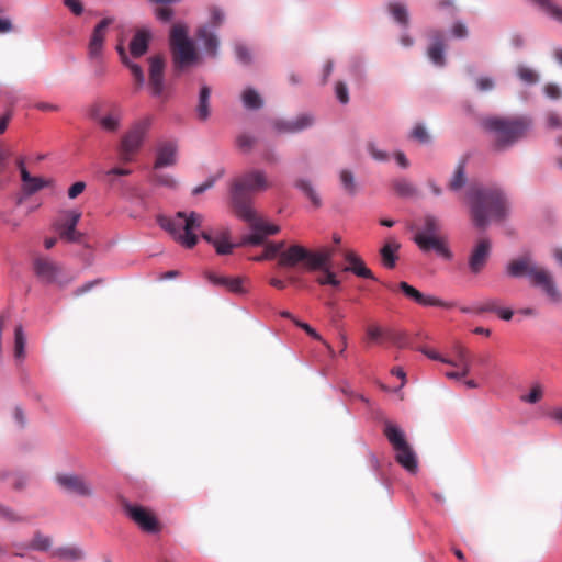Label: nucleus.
<instances>
[{"mask_svg":"<svg viewBox=\"0 0 562 562\" xmlns=\"http://www.w3.org/2000/svg\"><path fill=\"white\" fill-rule=\"evenodd\" d=\"M467 199L472 222L480 229H485L491 221H502L507 215V198L499 188L471 187L467 191Z\"/></svg>","mask_w":562,"mask_h":562,"instance_id":"nucleus-1","label":"nucleus"},{"mask_svg":"<svg viewBox=\"0 0 562 562\" xmlns=\"http://www.w3.org/2000/svg\"><path fill=\"white\" fill-rule=\"evenodd\" d=\"M265 171L251 169L237 177L231 187L232 205L236 215L243 220L254 217L250 194L266 191L270 188Z\"/></svg>","mask_w":562,"mask_h":562,"instance_id":"nucleus-2","label":"nucleus"},{"mask_svg":"<svg viewBox=\"0 0 562 562\" xmlns=\"http://www.w3.org/2000/svg\"><path fill=\"white\" fill-rule=\"evenodd\" d=\"M530 122L525 117L491 116L482 121L485 131L493 135V148L503 151L525 136Z\"/></svg>","mask_w":562,"mask_h":562,"instance_id":"nucleus-3","label":"nucleus"},{"mask_svg":"<svg viewBox=\"0 0 562 562\" xmlns=\"http://www.w3.org/2000/svg\"><path fill=\"white\" fill-rule=\"evenodd\" d=\"M337 249L334 246H325L315 251L301 245H291L280 254V268H295L301 266L307 271H316L317 268L333 267V257Z\"/></svg>","mask_w":562,"mask_h":562,"instance_id":"nucleus-4","label":"nucleus"},{"mask_svg":"<svg viewBox=\"0 0 562 562\" xmlns=\"http://www.w3.org/2000/svg\"><path fill=\"white\" fill-rule=\"evenodd\" d=\"M157 222L178 244L191 249L198 244V235L194 232L202 226L203 215L179 211L173 216L159 215Z\"/></svg>","mask_w":562,"mask_h":562,"instance_id":"nucleus-5","label":"nucleus"},{"mask_svg":"<svg viewBox=\"0 0 562 562\" xmlns=\"http://www.w3.org/2000/svg\"><path fill=\"white\" fill-rule=\"evenodd\" d=\"M170 49L176 72H180L198 59L195 47L188 37V27L182 23H177L171 27Z\"/></svg>","mask_w":562,"mask_h":562,"instance_id":"nucleus-6","label":"nucleus"},{"mask_svg":"<svg viewBox=\"0 0 562 562\" xmlns=\"http://www.w3.org/2000/svg\"><path fill=\"white\" fill-rule=\"evenodd\" d=\"M384 436L395 451V460L408 472L415 473L418 468L416 453L408 445L404 431L392 423H386Z\"/></svg>","mask_w":562,"mask_h":562,"instance_id":"nucleus-7","label":"nucleus"},{"mask_svg":"<svg viewBox=\"0 0 562 562\" xmlns=\"http://www.w3.org/2000/svg\"><path fill=\"white\" fill-rule=\"evenodd\" d=\"M153 124L151 116H145L136 121L128 132L122 137L119 156L122 162L133 160L135 154L139 150L143 140Z\"/></svg>","mask_w":562,"mask_h":562,"instance_id":"nucleus-8","label":"nucleus"},{"mask_svg":"<svg viewBox=\"0 0 562 562\" xmlns=\"http://www.w3.org/2000/svg\"><path fill=\"white\" fill-rule=\"evenodd\" d=\"M122 508L125 514L144 531L147 533H158L161 530V525L155 514L140 505H133L126 499L121 502Z\"/></svg>","mask_w":562,"mask_h":562,"instance_id":"nucleus-9","label":"nucleus"},{"mask_svg":"<svg viewBox=\"0 0 562 562\" xmlns=\"http://www.w3.org/2000/svg\"><path fill=\"white\" fill-rule=\"evenodd\" d=\"M81 217V213L77 211H65L54 223V228L59 237L67 243H79L81 234L76 231V226Z\"/></svg>","mask_w":562,"mask_h":562,"instance_id":"nucleus-10","label":"nucleus"},{"mask_svg":"<svg viewBox=\"0 0 562 562\" xmlns=\"http://www.w3.org/2000/svg\"><path fill=\"white\" fill-rule=\"evenodd\" d=\"M57 484L68 493L81 496L92 497L93 487L83 476L75 473H58L55 477Z\"/></svg>","mask_w":562,"mask_h":562,"instance_id":"nucleus-11","label":"nucleus"},{"mask_svg":"<svg viewBox=\"0 0 562 562\" xmlns=\"http://www.w3.org/2000/svg\"><path fill=\"white\" fill-rule=\"evenodd\" d=\"M314 122L312 114L303 113L292 120L276 119L271 121V126L278 134H295L310 128Z\"/></svg>","mask_w":562,"mask_h":562,"instance_id":"nucleus-12","label":"nucleus"},{"mask_svg":"<svg viewBox=\"0 0 562 562\" xmlns=\"http://www.w3.org/2000/svg\"><path fill=\"white\" fill-rule=\"evenodd\" d=\"M112 23V18H104L94 26L88 44L90 59L99 60L102 58L106 30Z\"/></svg>","mask_w":562,"mask_h":562,"instance_id":"nucleus-13","label":"nucleus"},{"mask_svg":"<svg viewBox=\"0 0 562 562\" xmlns=\"http://www.w3.org/2000/svg\"><path fill=\"white\" fill-rule=\"evenodd\" d=\"M530 283L533 286L540 288L550 301H561V294L555 285L553 276L547 269L538 266L530 279Z\"/></svg>","mask_w":562,"mask_h":562,"instance_id":"nucleus-14","label":"nucleus"},{"mask_svg":"<svg viewBox=\"0 0 562 562\" xmlns=\"http://www.w3.org/2000/svg\"><path fill=\"white\" fill-rule=\"evenodd\" d=\"M414 241L424 252L435 250L439 256H441L445 259L449 260L452 258V254L449 250L446 240L441 235L416 234L414 237Z\"/></svg>","mask_w":562,"mask_h":562,"instance_id":"nucleus-15","label":"nucleus"},{"mask_svg":"<svg viewBox=\"0 0 562 562\" xmlns=\"http://www.w3.org/2000/svg\"><path fill=\"white\" fill-rule=\"evenodd\" d=\"M149 61V80L148 85L154 97H162L165 91L164 71L165 59L157 55L148 59Z\"/></svg>","mask_w":562,"mask_h":562,"instance_id":"nucleus-16","label":"nucleus"},{"mask_svg":"<svg viewBox=\"0 0 562 562\" xmlns=\"http://www.w3.org/2000/svg\"><path fill=\"white\" fill-rule=\"evenodd\" d=\"M397 288L407 299L423 306H438L446 308L454 306L453 303L445 302L436 296L424 295L420 291L405 281L400 282Z\"/></svg>","mask_w":562,"mask_h":562,"instance_id":"nucleus-17","label":"nucleus"},{"mask_svg":"<svg viewBox=\"0 0 562 562\" xmlns=\"http://www.w3.org/2000/svg\"><path fill=\"white\" fill-rule=\"evenodd\" d=\"M491 248L490 239L481 238L477 240L469 257V268L472 273L477 274L483 270L490 258Z\"/></svg>","mask_w":562,"mask_h":562,"instance_id":"nucleus-18","label":"nucleus"},{"mask_svg":"<svg viewBox=\"0 0 562 562\" xmlns=\"http://www.w3.org/2000/svg\"><path fill=\"white\" fill-rule=\"evenodd\" d=\"M538 265L532 260L529 254H525L508 262L506 267L507 274L513 278L529 277L531 279Z\"/></svg>","mask_w":562,"mask_h":562,"instance_id":"nucleus-19","label":"nucleus"},{"mask_svg":"<svg viewBox=\"0 0 562 562\" xmlns=\"http://www.w3.org/2000/svg\"><path fill=\"white\" fill-rule=\"evenodd\" d=\"M36 276L44 282L54 283L58 280L61 268L48 258L38 257L34 260Z\"/></svg>","mask_w":562,"mask_h":562,"instance_id":"nucleus-20","label":"nucleus"},{"mask_svg":"<svg viewBox=\"0 0 562 562\" xmlns=\"http://www.w3.org/2000/svg\"><path fill=\"white\" fill-rule=\"evenodd\" d=\"M428 37L431 43L427 49V56L436 66L441 67L446 63L445 56H443V50H445L443 33L439 30H431L428 33Z\"/></svg>","mask_w":562,"mask_h":562,"instance_id":"nucleus-21","label":"nucleus"},{"mask_svg":"<svg viewBox=\"0 0 562 562\" xmlns=\"http://www.w3.org/2000/svg\"><path fill=\"white\" fill-rule=\"evenodd\" d=\"M204 277L211 282L213 285L223 286L232 293L243 294L246 292L244 288L245 279L241 277H226L220 276L212 271H206Z\"/></svg>","mask_w":562,"mask_h":562,"instance_id":"nucleus-22","label":"nucleus"},{"mask_svg":"<svg viewBox=\"0 0 562 562\" xmlns=\"http://www.w3.org/2000/svg\"><path fill=\"white\" fill-rule=\"evenodd\" d=\"M403 334H395L392 330L383 329L376 324H371L366 328V341L368 345L381 344L383 340H391L400 344Z\"/></svg>","mask_w":562,"mask_h":562,"instance_id":"nucleus-23","label":"nucleus"},{"mask_svg":"<svg viewBox=\"0 0 562 562\" xmlns=\"http://www.w3.org/2000/svg\"><path fill=\"white\" fill-rule=\"evenodd\" d=\"M177 145L173 142H164L158 145L155 168L173 166L176 164Z\"/></svg>","mask_w":562,"mask_h":562,"instance_id":"nucleus-24","label":"nucleus"},{"mask_svg":"<svg viewBox=\"0 0 562 562\" xmlns=\"http://www.w3.org/2000/svg\"><path fill=\"white\" fill-rule=\"evenodd\" d=\"M345 259L349 263L347 267H345V271H350L361 278L372 280L375 279L372 271L364 265L363 260L353 251H347L345 254Z\"/></svg>","mask_w":562,"mask_h":562,"instance_id":"nucleus-25","label":"nucleus"},{"mask_svg":"<svg viewBox=\"0 0 562 562\" xmlns=\"http://www.w3.org/2000/svg\"><path fill=\"white\" fill-rule=\"evenodd\" d=\"M401 248L400 243L394 237H389L380 249L382 263L387 269H393L398 259L397 252Z\"/></svg>","mask_w":562,"mask_h":562,"instance_id":"nucleus-26","label":"nucleus"},{"mask_svg":"<svg viewBox=\"0 0 562 562\" xmlns=\"http://www.w3.org/2000/svg\"><path fill=\"white\" fill-rule=\"evenodd\" d=\"M116 50L120 55L121 61L131 70L134 77L136 88L140 89L145 83V76L142 67L138 64L132 63L128 59L127 54L121 44L117 45Z\"/></svg>","mask_w":562,"mask_h":562,"instance_id":"nucleus-27","label":"nucleus"},{"mask_svg":"<svg viewBox=\"0 0 562 562\" xmlns=\"http://www.w3.org/2000/svg\"><path fill=\"white\" fill-rule=\"evenodd\" d=\"M150 34L148 31H137L130 44V52L133 57L138 58L143 56L148 49Z\"/></svg>","mask_w":562,"mask_h":562,"instance_id":"nucleus-28","label":"nucleus"},{"mask_svg":"<svg viewBox=\"0 0 562 562\" xmlns=\"http://www.w3.org/2000/svg\"><path fill=\"white\" fill-rule=\"evenodd\" d=\"M198 37L203 42L205 50L215 57L218 48L217 36L210 32L206 26H202L198 31Z\"/></svg>","mask_w":562,"mask_h":562,"instance_id":"nucleus-29","label":"nucleus"},{"mask_svg":"<svg viewBox=\"0 0 562 562\" xmlns=\"http://www.w3.org/2000/svg\"><path fill=\"white\" fill-rule=\"evenodd\" d=\"M210 97L211 89L207 86H203L199 94V103L196 106V114L199 120L206 121L211 114L210 111Z\"/></svg>","mask_w":562,"mask_h":562,"instance_id":"nucleus-30","label":"nucleus"},{"mask_svg":"<svg viewBox=\"0 0 562 562\" xmlns=\"http://www.w3.org/2000/svg\"><path fill=\"white\" fill-rule=\"evenodd\" d=\"M91 117L94 120H98V123L100 124V126L106 132H115L120 127V122H121L120 111L104 115L99 119L97 116V113L92 112Z\"/></svg>","mask_w":562,"mask_h":562,"instance_id":"nucleus-31","label":"nucleus"},{"mask_svg":"<svg viewBox=\"0 0 562 562\" xmlns=\"http://www.w3.org/2000/svg\"><path fill=\"white\" fill-rule=\"evenodd\" d=\"M392 189L402 198H412L417 194V189L414 184L404 178L393 180Z\"/></svg>","mask_w":562,"mask_h":562,"instance_id":"nucleus-32","label":"nucleus"},{"mask_svg":"<svg viewBox=\"0 0 562 562\" xmlns=\"http://www.w3.org/2000/svg\"><path fill=\"white\" fill-rule=\"evenodd\" d=\"M52 555L61 560L78 561L85 558V552L78 547H61L56 549Z\"/></svg>","mask_w":562,"mask_h":562,"instance_id":"nucleus-33","label":"nucleus"},{"mask_svg":"<svg viewBox=\"0 0 562 562\" xmlns=\"http://www.w3.org/2000/svg\"><path fill=\"white\" fill-rule=\"evenodd\" d=\"M546 14L562 23V8L557 5L552 0H531Z\"/></svg>","mask_w":562,"mask_h":562,"instance_id":"nucleus-34","label":"nucleus"},{"mask_svg":"<svg viewBox=\"0 0 562 562\" xmlns=\"http://www.w3.org/2000/svg\"><path fill=\"white\" fill-rule=\"evenodd\" d=\"M213 246L218 255H228L235 247L234 244L229 243V232L227 229H223L216 235V241Z\"/></svg>","mask_w":562,"mask_h":562,"instance_id":"nucleus-35","label":"nucleus"},{"mask_svg":"<svg viewBox=\"0 0 562 562\" xmlns=\"http://www.w3.org/2000/svg\"><path fill=\"white\" fill-rule=\"evenodd\" d=\"M465 161L461 160L458 164L451 180L449 181L448 188L451 191H459L465 184Z\"/></svg>","mask_w":562,"mask_h":562,"instance_id":"nucleus-36","label":"nucleus"},{"mask_svg":"<svg viewBox=\"0 0 562 562\" xmlns=\"http://www.w3.org/2000/svg\"><path fill=\"white\" fill-rule=\"evenodd\" d=\"M52 547V539L47 536H44L42 532L36 531L34 533L33 540L30 544L21 546V549H32L35 551H47Z\"/></svg>","mask_w":562,"mask_h":562,"instance_id":"nucleus-37","label":"nucleus"},{"mask_svg":"<svg viewBox=\"0 0 562 562\" xmlns=\"http://www.w3.org/2000/svg\"><path fill=\"white\" fill-rule=\"evenodd\" d=\"M250 224L251 229L261 231L265 236L274 235L280 231V227L274 224L266 223L256 216V212L254 211V217L251 220H245Z\"/></svg>","mask_w":562,"mask_h":562,"instance_id":"nucleus-38","label":"nucleus"},{"mask_svg":"<svg viewBox=\"0 0 562 562\" xmlns=\"http://www.w3.org/2000/svg\"><path fill=\"white\" fill-rule=\"evenodd\" d=\"M284 247H285L284 241L268 243L266 245V249H265L263 254L258 257H255L254 260L260 261V260H265V259H272L276 256H278V260H279L280 254H282L283 251L286 250V249H284Z\"/></svg>","mask_w":562,"mask_h":562,"instance_id":"nucleus-39","label":"nucleus"},{"mask_svg":"<svg viewBox=\"0 0 562 562\" xmlns=\"http://www.w3.org/2000/svg\"><path fill=\"white\" fill-rule=\"evenodd\" d=\"M295 187L310 199L314 206L318 207L321 205V198L308 180L300 179L296 181Z\"/></svg>","mask_w":562,"mask_h":562,"instance_id":"nucleus-40","label":"nucleus"},{"mask_svg":"<svg viewBox=\"0 0 562 562\" xmlns=\"http://www.w3.org/2000/svg\"><path fill=\"white\" fill-rule=\"evenodd\" d=\"M243 103L247 109L257 110L262 106V99L252 88H247L241 95Z\"/></svg>","mask_w":562,"mask_h":562,"instance_id":"nucleus-41","label":"nucleus"},{"mask_svg":"<svg viewBox=\"0 0 562 562\" xmlns=\"http://www.w3.org/2000/svg\"><path fill=\"white\" fill-rule=\"evenodd\" d=\"M389 11L396 22L404 26L408 25V12L404 4L398 2H392L389 4Z\"/></svg>","mask_w":562,"mask_h":562,"instance_id":"nucleus-42","label":"nucleus"},{"mask_svg":"<svg viewBox=\"0 0 562 562\" xmlns=\"http://www.w3.org/2000/svg\"><path fill=\"white\" fill-rule=\"evenodd\" d=\"M440 221L432 215H426L424 217V225L417 234L440 235Z\"/></svg>","mask_w":562,"mask_h":562,"instance_id":"nucleus-43","label":"nucleus"},{"mask_svg":"<svg viewBox=\"0 0 562 562\" xmlns=\"http://www.w3.org/2000/svg\"><path fill=\"white\" fill-rule=\"evenodd\" d=\"M316 270L322 271V274L316 279L318 284L336 288L340 285V281L337 279L336 273L331 271V267L317 268Z\"/></svg>","mask_w":562,"mask_h":562,"instance_id":"nucleus-44","label":"nucleus"},{"mask_svg":"<svg viewBox=\"0 0 562 562\" xmlns=\"http://www.w3.org/2000/svg\"><path fill=\"white\" fill-rule=\"evenodd\" d=\"M340 182L347 193H349V194L356 193V182H355V177L351 171L346 170V169L341 170Z\"/></svg>","mask_w":562,"mask_h":562,"instance_id":"nucleus-45","label":"nucleus"},{"mask_svg":"<svg viewBox=\"0 0 562 562\" xmlns=\"http://www.w3.org/2000/svg\"><path fill=\"white\" fill-rule=\"evenodd\" d=\"M543 396V387L540 383H533L530 392L527 395L521 396V401L530 404L538 403Z\"/></svg>","mask_w":562,"mask_h":562,"instance_id":"nucleus-46","label":"nucleus"},{"mask_svg":"<svg viewBox=\"0 0 562 562\" xmlns=\"http://www.w3.org/2000/svg\"><path fill=\"white\" fill-rule=\"evenodd\" d=\"M517 75L520 78V80L529 85L536 83L539 79L535 70L525 66H518Z\"/></svg>","mask_w":562,"mask_h":562,"instance_id":"nucleus-47","label":"nucleus"},{"mask_svg":"<svg viewBox=\"0 0 562 562\" xmlns=\"http://www.w3.org/2000/svg\"><path fill=\"white\" fill-rule=\"evenodd\" d=\"M14 335H15L14 353H15L16 358H22L24 356V347H25V338L23 335L22 326H16Z\"/></svg>","mask_w":562,"mask_h":562,"instance_id":"nucleus-48","label":"nucleus"},{"mask_svg":"<svg viewBox=\"0 0 562 562\" xmlns=\"http://www.w3.org/2000/svg\"><path fill=\"white\" fill-rule=\"evenodd\" d=\"M453 352L456 355L457 361H453L456 364L453 367H459L463 362L470 361V351L462 345L456 344L453 347Z\"/></svg>","mask_w":562,"mask_h":562,"instance_id":"nucleus-49","label":"nucleus"},{"mask_svg":"<svg viewBox=\"0 0 562 562\" xmlns=\"http://www.w3.org/2000/svg\"><path fill=\"white\" fill-rule=\"evenodd\" d=\"M296 325L299 327H301L312 338L322 341L328 349L329 353L331 356L334 355V350H333L331 346L329 344H327L326 341H324L323 338L321 337V335L314 328H312L308 324L296 322Z\"/></svg>","mask_w":562,"mask_h":562,"instance_id":"nucleus-50","label":"nucleus"},{"mask_svg":"<svg viewBox=\"0 0 562 562\" xmlns=\"http://www.w3.org/2000/svg\"><path fill=\"white\" fill-rule=\"evenodd\" d=\"M411 137L422 144H427L430 140V136L423 125H416L411 132Z\"/></svg>","mask_w":562,"mask_h":562,"instance_id":"nucleus-51","label":"nucleus"},{"mask_svg":"<svg viewBox=\"0 0 562 562\" xmlns=\"http://www.w3.org/2000/svg\"><path fill=\"white\" fill-rule=\"evenodd\" d=\"M225 20V14L224 12L217 8V7H213L210 9V24L211 26L213 27H218L223 24Z\"/></svg>","mask_w":562,"mask_h":562,"instance_id":"nucleus-52","label":"nucleus"},{"mask_svg":"<svg viewBox=\"0 0 562 562\" xmlns=\"http://www.w3.org/2000/svg\"><path fill=\"white\" fill-rule=\"evenodd\" d=\"M236 143L241 150L249 151L254 147L256 138L251 135L243 134L237 137Z\"/></svg>","mask_w":562,"mask_h":562,"instance_id":"nucleus-53","label":"nucleus"},{"mask_svg":"<svg viewBox=\"0 0 562 562\" xmlns=\"http://www.w3.org/2000/svg\"><path fill=\"white\" fill-rule=\"evenodd\" d=\"M47 181L40 178V177H33L31 179V181L29 182V184H26V187L24 188V190L29 193V194H32L41 189H43L44 187L47 186Z\"/></svg>","mask_w":562,"mask_h":562,"instance_id":"nucleus-54","label":"nucleus"},{"mask_svg":"<svg viewBox=\"0 0 562 562\" xmlns=\"http://www.w3.org/2000/svg\"><path fill=\"white\" fill-rule=\"evenodd\" d=\"M266 236L261 231L252 229V234L245 237L243 240V244H249V245H262L265 243Z\"/></svg>","mask_w":562,"mask_h":562,"instance_id":"nucleus-55","label":"nucleus"},{"mask_svg":"<svg viewBox=\"0 0 562 562\" xmlns=\"http://www.w3.org/2000/svg\"><path fill=\"white\" fill-rule=\"evenodd\" d=\"M235 54L237 59L243 64H249L251 60L249 49L243 44L235 45Z\"/></svg>","mask_w":562,"mask_h":562,"instance_id":"nucleus-56","label":"nucleus"},{"mask_svg":"<svg viewBox=\"0 0 562 562\" xmlns=\"http://www.w3.org/2000/svg\"><path fill=\"white\" fill-rule=\"evenodd\" d=\"M498 310H499V306H498L497 300H488V301L484 302L482 305H480L479 307H476L474 310V312L477 314L485 313V312H494L497 314Z\"/></svg>","mask_w":562,"mask_h":562,"instance_id":"nucleus-57","label":"nucleus"},{"mask_svg":"<svg viewBox=\"0 0 562 562\" xmlns=\"http://www.w3.org/2000/svg\"><path fill=\"white\" fill-rule=\"evenodd\" d=\"M336 97L342 104H346L349 101L348 88L341 81L336 83Z\"/></svg>","mask_w":562,"mask_h":562,"instance_id":"nucleus-58","label":"nucleus"},{"mask_svg":"<svg viewBox=\"0 0 562 562\" xmlns=\"http://www.w3.org/2000/svg\"><path fill=\"white\" fill-rule=\"evenodd\" d=\"M368 150L370 155L378 161H386L389 159L387 153L378 149L374 143L368 144Z\"/></svg>","mask_w":562,"mask_h":562,"instance_id":"nucleus-59","label":"nucleus"},{"mask_svg":"<svg viewBox=\"0 0 562 562\" xmlns=\"http://www.w3.org/2000/svg\"><path fill=\"white\" fill-rule=\"evenodd\" d=\"M425 356H427L431 360H438L440 362L447 363V364H456L453 360L441 357L438 352L430 350L428 348H420L419 349Z\"/></svg>","mask_w":562,"mask_h":562,"instance_id":"nucleus-60","label":"nucleus"},{"mask_svg":"<svg viewBox=\"0 0 562 562\" xmlns=\"http://www.w3.org/2000/svg\"><path fill=\"white\" fill-rule=\"evenodd\" d=\"M476 86L480 91L485 92L491 91L494 88L495 83L494 80L490 77H480L476 80Z\"/></svg>","mask_w":562,"mask_h":562,"instance_id":"nucleus-61","label":"nucleus"},{"mask_svg":"<svg viewBox=\"0 0 562 562\" xmlns=\"http://www.w3.org/2000/svg\"><path fill=\"white\" fill-rule=\"evenodd\" d=\"M64 5L67 7L75 15H80L83 12V4L80 0H64Z\"/></svg>","mask_w":562,"mask_h":562,"instance_id":"nucleus-62","label":"nucleus"},{"mask_svg":"<svg viewBox=\"0 0 562 562\" xmlns=\"http://www.w3.org/2000/svg\"><path fill=\"white\" fill-rule=\"evenodd\" d=\"M130 173H131L130 169L115 167V168H112V169L108 170L105 176L109 178L110 184H114L115 180H114L113 177H115V176H128Z\"/></svg>","mask_w":562,"mask_h":562,"instance_id":"nucleus-63","label":"nucleus"},{"mask_svg":"<svg viewBox=\"0 0 562 562\" xmlns=\"http://www.w3.org/2000/svg\"><path fill=\"white\" fill-rule=\"evenodd\" d=\"M0 517L8 521H19L21 518L9 507L0 504Z\"/></svg>","mask_w":562,"mask_h":562,"instance_id":"nucleus-64","label":"nucleus"}]
</instances>
